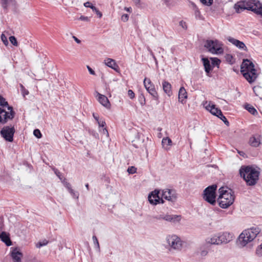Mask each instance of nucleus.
<instances>
[{
	"label": "nucleus",
	"instance_id": "obj_40",
	"mask_svg": "<svg viewBox=\"0 0 262 262\" xmlns=\"http://www.w3.org/2000/svg\"><path fill=\"white\" fill-rule=\"evenodd\" d=\"M1 40L3 42L5 45L7 46L8 45V41L7 37L5 34H2L1 36Z\"/></svg>",
	"mask_w": 262,
	"mask_h": 262
},
{
	"label": "nucleus",
	"instance_id": "obj_61",
	"mask_svg": "<svg viewBox=\"0 0 262 262\" xmlns=\"http://www.w3.org/2000/svg\"><path fill=\"white\" fill-rule=\"evenodd\" d=\"M134 3L137 5H139L140 3V0H132Z\"/></svg>",
	"mask_w": 262,
	"mask_h": 262
},
{
	"label": "nucleus",
	"instance_id": "obj_57",
	"mask_svg": "<svg viewBox=\"0 0 262 262\" xmlns=\"http://www.w3.org/2000/svg\"><path fill=\"white\" fill-rule=\"evenodd\" d=\"M73 38L77 43H80L81 41L79 39H78L76 36H73Z\"/></svg>",
	"mask_w": 262,
	"mask_h": 262
},
{
	"label": "nucleus",
	"instance_id": "obj_20",
	"mask_svg": "<svg viewBox=\"0 0 262 262\" xmlns=\"http://www.w3.org/2000/svg\"><path fill=\"white\" fill-rule=\"evenodd\" d=\"M210 249V246L205 242L202 243L198 249V252L202 257L206 256Z\"/></svg>",
	"mask_w": 262,
	"mask_h": 262
},
{
	"label": "nucleus",
	"instance_id": "obj_45",
	"mask_svg": "<svg viewBox=\"0 0 262 262\" xmlns=\"http://www.w3.org/2000/svg\"><path fill=\"white\" fill-rule=\"evenodd\" d=\"M127 94L130 99H133L135 97V94L131 90L128 91Z\"/></svg>",
	"mask_w": 262,
	"mask_h": 262
},
{
	"label": "nucleus",
	"instance_id": "obj_53",
	"mask_svg": "<svg viewBox=\"0 0 262 262\" xmlns=\"http://www.w3.org/2000/svg\"><path fill=\"white\" fill-rule=\"evenodd\" d=\"M84 7H87V8H91V6H92V4L89 2H87L85 3H84Z\"/></svg>",
	"mask_w": 262,
	"mask_h": 262
},
{
	"label": "nucleus",
	"instance_id": "obj_39",
	"mask_svg": "<svg viewBox=\"0 0 262 262\" xmlns=\"http://www.w3.org/2000/svg\"><path fill=\"white\" fill-rule=\"evenodd\" d=\"M33 134L36 137H37L38 139L41 137V134L40 130L38 129H36L34 130Z\"/></svg>",
	"mask_w": 262,
	"mask_h": 262
},
{
	"label": "nucleus",
	"instance_id": "obj_35",
	"mask_svg": "<svg viewBox=\"0 0 262 262\" xmlns=\"http://www.w3.org/2000/svg\"><path fill=\"white\" fill-rule=\"evenodd\" d=\"M9 40L13 46L16 47L18 46L17 40L14 36H10L9 37Z\"/></svg>",
	"mask_w": 262,
	"mask_h": 262
},
{
	"label": "nucleus",
	"instance_id": "obj_18",
	"mask_svg": "<svg viewBox=\"0 0 262 262\" xmlns=\"http://www.w3.org/2000/svg\"><path fill=\"white\" fill-rule=\"evenodd\" d=\"M96 97H97V100L101 105L106 108H110L111 103L108 98L105 96L97 92Z\"/></svg>",
	"mask_w": 262,
	"mask_h": 262
},
{
	"label": "nucleus",
	"instance_id": "obj_21",
	"mask_svg": "<svg viewBox=\"0 0 262 262\" xmlns=\"http://www.w3.org/2000/svg\"><path fill=\"white\" fill-rule=\"evenodd\" d=\"M164 220L172 223H179L181 220V216L173 214L164 215Z\"/></svg>",
	"mask_w": 262,
	"mask_h": 262
},
{
	"label": "nucleus",
	"instance_id": "obj_55",
	"mask_svg": "<svg viewBox=\"0 0 262 262\" xmlns=\"http://www.w3.org/2000/svg\"><path fill=\"white\" fill-rule=\"evenodd\" d=\"M79 19H80L81 20H84V21H88L89 20L88 17L86 16H81L79 18Z\"/></svg>",
	"mask_w": 262,
	"mask_h": 262
},
{
	"label": "nucleus",
	"instance_id": "obj_27",
	"mask_svg": "<svg viewBox=\"0 0 262 262\" xmlns=\"http://www.w3.org/2000/svg\"><path fill=\"white\" fill-rule=\"evenodd\" d=\"M202 61L203 62V66L205 68V71L207 73V75H209V74L212 70V67L210 64V61L207 58H203Z\"/></svg>",
	"mask_w": 262,
	"mask_h": 262
},
{
	"label": "nucleus",
	"instance_id": "obj_64",
	"mask_svg": "<svg viewBox=\"0 0 262 262\" xmlns=\"http://www.w3.org/2000/svg\"><path fill=\"white\" fill-rule=\"evenodd\" d=\"M238 153L242 156H244L245 155V153L242 151H238Z\"/></svg>",
	"mask_w": 262,
	"mask_h": 262
},
{
	"label": "nucleus",
	"instance_id": "obj_54",
	"mask_svg": "<svg viewBox=\"0 0 262 262\" xmlns=\"http://www.w3.org/2000/svg\"><path fill=\"white\" fill-rule=\"evenodd\" d=\"M163 1H164V3L167 6L170 5L172 3L171 0H163Z\"/></svg>",
	"mask_w": 262,
	"mask_h": 262
},
{
	"label": "nucleus",
	"instance_id": "obj_36",
	"mask_svg": "<svg viewBox=\"0 0 262 262\" xmlns=\"http://www.w3.org/2000/svg\"><path fill=\"white\" fill-rule=\"evenodd\" d=\"M92 238H93V241L94 242V244L95 245V246H96V247L97 248L98 250L99 251L100 250V246H99V242L97 239V238L96 237V236H93Z\"/></svg>",
	"mask_w": 262,
	"mask_h": 262
},
{
	"label": "nucleus",
	"instance_id": "obj_8",
	"mask_svg": "<svg viewBox=\"0 0 262 262\" xmlns=\"http://www.w3.org/2000/svg\"><path fill=\"white\" fill-rule=\"evenodd\" d=\"M216 188V185H212L205 188L203 192V199L212 205H214L216 203L215 191Z\"/></svg>",
	"mask_w": 262,
	"mask_h": 262
},
{
	"label": "nucleus",
	"instance_id": "obj_28",
	"mask_svg": "<svg viewBox=\"0 0 262 262\" xmlns=\"http://www.w3.org/2000/svg\"><path fill=\"white\" fill-rule=\"evenodd\" d=\"M2 6L3 8L7 9L10 5L15 4L14 0H1Z\"/></svg>",
	"mask_w": 262,
	"mask_h": 262
},
{
	"label": "nucleus",
	"instance_id": "obj_9",
	"mask_svg": "<svg viewBox=\"0 0 262 262\" xmlns=\"http://www.w3.org/2000/svg\"><path fill=\"white\" fill-rule=\"evenodd\" d=\"M166 242L170 247V250L179 251L182 247V241L176 235H169L166 238Z\"/></svg>",
	"mask_w": 262,
	"mask_h": 262
},
{
	"label": "nucleus",
	"instance_id": "obj_17",
	"mask_svg": "<svg viewBox=\"0 0 262 262\" xmlns=\"http://www.w3.org/2000/svg\"><path fill=\"white\" fill-rule=\"evenodd\" d=\"M227 39L229 42L235 46L239 49L243 50L245 51L248 50L247 47L243 41L237 40L231 36H228L227 37Z\"/></svg>",
	"mask_w": 262,
	"mask_h": 262
},
{
	"label": "nucleus",
	"instance_id": "obj_52",
	"mask_svg": "<svg viewBox=\"0 0 262 262\" xmlns=\"http://www.w3.org/2000/svg\"><path fill=\"white\" fill-rule=\"evenodd\" d=\"M102 133L104 135H105L106 137L108 136V131H107V129L105 127L103 128V129H102Z\"/></svg>",
	"mask_w": 262,
	"mask_h": 262
},
{
	"label": "nucleus",
	"instance_id": "obj_63",
	"mask_svg": "<svg viewBox=\"0 0 262 262\" xmlns=\"http://www.w3.org/2000/svg\"><path fill=\"white\" fill-rule=\"evenodd\" d=\"M91 6V7L90 8H91L94 12H95V11H96L97 10V9L95 6H94L93 5Z\"/></svg>",
	"mask_w": 262,
	"mask_h": 262
},
{
	"label": "nucleus",
	"instance_id": "obj_29",
	"mask_svg": "<svg viewBox=\"0 0 262 262\" xmlns=\"http://www.w3.org/2000/svg\"><path fill=\"white\" fill-rule=\"evenodd\" d=\"M253 90L256 96L262 99V86L258 85L255 86L253 87Z\"/></svg>",
	"mask_w": 262,
	"mask_h": 262
},
{
	"label": "nucleus",
	"instance_id": "obj_25",
	"mask_svg": "<svg viewBox=\"0 0 262 262\" xmlns=\"http://www.w3.org/2000/svg\"><path fill=\"white\" fill-rule=\"evenodd\" d=\"M0 238L7 246H10L12 245V242L10 240L9 235L6 232H2L0 234Z\"/></svg>",
	"mask_w": 262,
	"mask_h": 262
},
{
	"label": "nucleus",
	"instance_id": "obj_26",
	"mask_svg": "<svg viewBox=\"0 0 262 262\" xmlns=\"http://www.w3.org/2000/svg\"><path fill=\"white\" fill-rule=\"evenodd\" d=\"M162 87L164 92L168 96H170L172 95L171 85L170 83L166 81H164L162 83Z\"/></svg>",
	"mask_w": 262,
	"mask_h": 262
},
{
	"label": "nucleus",
	"instance_id": "obj_38",
	"mask_svg": "<svg viewBox=\"0 0 262 262\" xmlns=\"http://www.w3.org/2000/svg\"><path fill=\"white\" fill-rule=\"evenodd\" d=\"M218 117L220 118L223 121H224L226 124H229V122L227 121L226 118L223 115L222 113L219 114Z\"/></svg>",
	"mask_w": 262,
	"mask_h": 262
},
{
	"label": "nucleus",
	"instance_id": "obj_23",
	"mask_svg": "<svg viewBox=\"0 0 262 262\" xmlns=\"http://www.w3.org/2000/svg\"><path fill=\"white\" fill-rule=\"evenodd\" d=\"M104 62L107 67L112 68L116 72H118L119 67L115 60L107 58L104 60Z\"/></svg>",
	"mask_w": 262,
	"mask_h": 262
},
{
	"label": "nucleus",
	"instance_id": "obj_19",
	"mask_svg": "<svg viewBox=\"0 0 262 262\" xmlns=\"http://www.w3.org/2000/svg\"><path fill=\"white\" fill-rule=\"evenodd\" d=\"M218 233L214 234L207 237L205 242L210 247L211 245H220Z\"/></svg>",
	"mask_w": 262,
	"mask_h": 262
},
{
	"label": "nucleus",
	"instance_id": "obj_51",
	"mask_svg": "<svg viewBox=\"0 0 262 262\" xmlns=\"http://www.w3.org/2000/svg\"><path fill=\"white\" fill-rule=\"evenodd\" d=\"M99 18H101L102 16V13L99 11L98 9L95 12Z\"/></svg>",
	"mask_w": 262,
	"mask_h": 262
},
{
	"label": "nucleus",
	"instance_id": "obj_1",
	"mask_svg": "<svg viewBox=\"0 0 262 262\" xmlns=\"http://www.w3.org/2000/svg\"><path fill=\"white\" fill-rule=\"evenodd\" d=\"M234 8L237 13L248 10L262 17V4L258 0L241 1L235 4Z\"/></svg>",
	"mask_w": 262,
	"mask_h": 262
},
{
	"label": "nucleus",
	"instance_id": "obj_24",
	"mask_svg": "<svg viewBox=\"0 0 262 262\" xmlns=\"http://www.w3.org/2000/svg\"><path fill=\"white\" fill-rule=\"evenodd\" d=\"M187 98V93L184 87H181L179 91V101L182 104L185 103V99Z\"/></svg>",
	"mask_w": 262,
	"mask_h": 262
},
{
	"label": "nucleus",
	"instance_id": "obj_7",
	"mask_svg": "<svg viewBox=\"0 0 262 262\" xmlns=\"http://www.w3.org/2000/svg\"><path fill=\"white\" fill-rule=\"evenodd\" d=\"M224 45L217 39L207 40L204 44V47L212 54L222 55L224 53Z\"/></svg>",
	"mask_w": 262,
	"mask_h": 262
},
{
	"label": "nucleus",
	"instance_id": "obj_11",
	"mask_svg": "<svg viewBox=\"0 0 262 262\" xmlns=\"http://www.w3.org/2000/svg\"><path fill=\"white\" fill-rule=\"evenodd\" d=\"M14 132L15 129L13 127L5 126L1 130V134L6 141L12 142L13 139Z\"/></svg>",
	"mask_w": 262,
	"mask_h": 262
},
{
	"label": "nucleus",
	"instance_id": "obj_10",
	"mask_svg": "<svg viewBox=\"0 0 262 262\" xmlns=\"http://www.w3.org/2000/svg\"><path fill=\"white\" fill-rule=\"evenodd\" d=\"M159 193L160 190L155 189L149 194L148 200L150 204L156 205L158 204L164 203V201L163 200L162 198L160 196Z\"/></svg>",
	"mask_w": 262,
	"mask_h": 262
},
{
	"label": "nucleus",
	"instance_id": "obj_5",
	"mask_svg": "<svg viewBox=\"0 0 262 262\" xmlns=\"http://www.w3.org/2000/svg\"><path fill=\"white\" fill-rule=\"evenodd\" d=\"M13 117L12 107L9 106L6 99L0 95V122L5 124Z\"/></svg>",
	"mask_w": 262,
	"mask_h": 262
},
{
	"label": "nucleus",
	"instance_id": "obj_13",
	"mask_svg": "<svg viewBox=\"0 0 262 262\" xmlns=\"http://www.w3.org/2000/svg\"><path fill=\"white\" fill-rule=\"evenodd\" d=\"M162 198L173 202L176 200L177 195L174 190L164 189L162 190Z\"/></svg>",
	"mask_w": 262,
	"mask_h": 262
},
{
	"label": "nucleus",
	"instance_id": "obj_32",
	"mask_svg": "<svg viewBox=\"0 0 262 262\" xmlns=\"http://www.w3.org/2000/svg\"><path fill=\"white\" fill-rule=\"evenodd\" d=\"M210 59L211 61L212 67L214 66H217L219 67V66L221 63V60L219 59L216 57H211L210 58Z\"/></svg>",
	"mask_w": 262,
	"mask_h": 262
},
{
	"label": "nucleus",
	"instance_id": "obj_14",
	"mask_svg": "<svg viewBox=\"0 0 262 262\" xmlns=\"http://www.w3.org/2000/svg\"><path fill=\"white\" fill-rule=\"evenodd\" d=\"M10 255L13 262H21L23 254L18 247H11Z\"/></svg>",
	"mask_w": 262,
	"mask_h": 262
},
{
	"label": "nucleus",
	"instance_id": "obj_2",
	"mask_svg": "<svg viewBox=\"0 0 262 262\" xmlns=\"http://www.w3.org/2000/svg\"><path fill=\"white\" fill-rule=\"evenodd\" d=\"M219 193L217 202L220 207L226 209L233 203L235 196L231 189L222 187L219 189Z\"/></svg>",
	"mask_w": 262,
	"mask_h": 262
},
{
	"label": "nucleus",
	"instance_id": "obj_16",
	"mask_svg": "<svg viewBox=\"0 0 262 262\" xmlns=\"http://www.w3.org/2000/svg\"><path fill=\"white\" fill-rule=\"evenodd\" d=\"M220 245L226 244L233 239V234L228 232L218 233Z\"/></svg>",
	"mask_w": 262,
	"mask_h": 262
},
{
	"label": "nucleus",
	"instance_id": "obj_12",
	"mask_svg": "<svg viewBox=\"0 0 262 262\" xmlns=\"http://www.w3.org/2000/svg\"><path fill=\"white\" fill-rule=\"evenodd\" d=\"M144 85L147 91L156 99H158V93L156 91L155 85L152 83L149 78H145L144 79Z\"/></svg>",
	"mask_w": 262,
	"mask_h": 262
},
{
	"label": "nucleus",
	"instance_id": "obj_6",
	"mask_svg": "<svg viewBox=\"0 0 262 262\" xmlns=\"http://www.w3.org/2000/svg\"><path fill=\"white\" fill-rule=\"evenodd\" d=\"M260 230L258 228H252L245 230L238 237V243L242 247H245L249 243L252 242L259 234Z\"/></svg>",
	"mask_w": 262,
	"mask_h": 262
},
{
	"label": "nucleus",
	"instance_id": "obj_60",
	"mask_svg": "<svg viewBox=\"0 0 262 262\" xmlns=\"http://www.w3.org/2000/svg\"><path fill=\"white\" fill-rule=\"evenodd\" d=\"M148 50L149 51L150 55L152 56V57L154 58V59H156L155 58V56L152 52V51L150 49H148Z\"/></svg>",
	"mask_w": 262,
	"mask_h": 262
},
{
	"label": "nucleus",
	"instance_id": "obj_22",
	"mask_svg": "<svg viewBox=\"0 0 262 262\" xmlns=\"http://www.w3.org/2000/svg\"><path fill=\"white\" fill-rule=\"evenodd\" d=\"M249 143L253 147H258L261 143L260 137L259 135H254L250 139Z\"/></svg>",
	"mask_w": 262,
	"mask_h": 262
},
{
	"label": "nucleus",
	"instance_id": "obj_50",
	"mask_svg": "<svg viewBox=\"0 0 262 262\" xmlns=\"http://www.w3.org/2000/svg\"><path fill=\"white\" fill-rule=\"evenodd\" d=\"M179 24L180 26H181L183 28L186 29L187 28L186 24L185 23V22L183 21H181Z\"/></svg>",
	"mask_w": 262,
	"mask_h": 262
},
{
	"label": "nucleus",
	"instance_id": "obj_46",
	"mask_svg": "<svg viewBox=\"0 0 262 262\" xmlns=\"http://www.w3.org/2000/svg\"><path fill=\"white\" fill-rule=\"evenodd\" d=\"M128 15L127 14H123L121 16V20L124 22L127 21L128 19Z\"/></svg>",
	"mask_w": 262,
	"mask_h": 262
},
{
	"label": "nucleus",
	"instance_id": "obj_31",
	"mask_svg": "<svg viewBox=\"0 0 262 262\" xmlns=\"http://www.w3.org/2000/svg\"><path fill=\"white\" fill-rule=\"evenodd\" d=\"M245 108L252 115H255L257 114V112L256 109L250 104L246 105L245 106Z\"/></svg>",
	"mask_w": 262,
	"mask_h": 262
},
{
	"label": "nucleus",
	"instance_id": "obj_30",
	"mask_svg": "<svg viewBox=\"0 0 262 262\" xmlns=\"http://www.w3.org/2000/svg\"><path fill=\"white\" fill-rule=\"evenodd\" d=\"M93 116L96 121L97 122L98 125L99 127H104L105 125V122L103 120H99V116L95 114V113L93 114Z\"/></svg>",
	"mask_w": 262,
	"mask_h": 262
},
{
	"label": "nucleus",
	"instance_id": "obj_33",
	"mask_svg": "<svg viewBox=\"0 0 262 262\" xmlns=\"http://www.w3.org/2000/svg\"><path fill=\"white\" fill-rule=\"evenodd\" d=\"M172 141L171 139L168 137L164 138L162 139V143L164 146H170L171 145Z\"/></svg>",
	"mask_w": 262,
	"mask_h": 262
},
{
	"label": "nucleus",
	"instance_id": "obj_37",
	"mask_svg": "<svg viewBox=\"0 0 262 262\" xmlns=\"http://www.w3.org/2000/svg\"><path fill=\"white\" fill-rule=\"evenodd\" d=\"M127 171L129 174H134L137 172V168L134 166H130L128 168Z\"/></svg>",
	"mask_w": 262,
	"mask_h": 262
},
{
	"label": "nucleus",
	"instance_id": "obj_3",
	"mask_svg": "<svg viewBox=\"0 0 262 262\" xmlns=\"http://www.w3.org/2000/svg\"><path fill=\"white\" fill-rule=\"evenodd\" d=\"M239 173L246 181L247 185H255L259 178V171L252 166H242Z\"/></svg>",
	"mask_w": 262,
	"mask_h": 262
},
{
	"label": "nucleus",
	"instance_id": "obj_59",
	"mask_svg": "<svg viewBox=\"0 0 262 262\" xmlns=\"http://www.w3.org/2000/svg\"><path fill=\"white\" fill-rule=\"evenodd\" d=\"M68 190L71 194H73V195H75L74 191L72 189V188H70L69 189H68Z\"/></svg>",
	"mask_w": 262,
	"mask_h": 262
},
{
	"label": "nucleus",
	"instance_id": "obj_43",
	"mask_svg": "<svg viewBox=\"0 0 262 262\" xmlns=\"http://www.w3.org/2000/svg\"><path fill=\"white\" fill-rule=\"evenodd\" d=\"M164 214H160V215H154L152 216V218L157 220H164Z\"/></svg>",
	"mask_w": 262,
	"mask_h": 262
},
{
	"label": "nucleus",
	"instance_id": "obj_34",
	"mask_svg": "<svg viewBox=\"0 0 262 262\" xmlns=\"http://www.w3.org/2000/svg\"><path fill=\"white\" fill-rule=\"evenodd\" d=\"M200 1L203 5H204L205 6H210L213 4L214 0H200Z\"/></svg>",
	"mask_w": 262,
	"mask_h": 262
},
{
	"label": "nucleus",
	"instance_id": "obj_42",
	"mask_svg": "<svg viewBox=\"0 0 262 262\" xmlns=\"http://www.w3.org/2000/svg\"><path fill=\"white\" fill-rule=\"evenodd\" d=\"M20 88H21V93L24 96H25L26 95H27L29 94L28 91L27 90L25 89V88L22 84H20Z\"/></svg>",
	"mask_w": 262,
	"mask_h": 262
},
{
	"label": "nucleus",
	"instance_id": "obj_56",
	"mask_svg": "<svg viewBox=\"0 0 262 262\" xmlns=\"http://www.w3.org/2000/svg\"><path fill=\"white\" fill-rule=\"evenodd\" d=\"M226 58L227 60H230L232 58V56L230 54H227L226 56Z\"/></svg>",
	"mask_w": 262,
	"mask_h": 262
},
{
	"label": "nucleus",
	"instance_id": "obj_62",
	"mask_svg": "<svg viewBox=\"0 0 262 262\" xmlns=\"http://www.w3.org/2000/svg\"><path fill=\"white\" fill-rule=\"evenodd\" d=\"M91 6V7L90 8H91L94 12H95V11H96L97 10V9L95 6H94L93 5Z\"/></svg>",
	"mask_w": 262,
	"mask_h": 262
},
{
	"label": "nucleus",
	"instance_id": "obj_48",
	"mask_svg": "<svg viewBox=\"0 0 262 262\" xmlns=\"http://www.w3.org/2000/svg\"><path fill=\"white\" fill-rule=\"evenodd\" d=\"M86 68H87L89 73H90V74H91L92 75H95V71L89 66H87Z\"/></svg>",
	"mask_w": 262,
	"mask_h": 262
},
{
	"label": "nucleus",
	"instance_id": "obj_4",
	"mask_svg": "<svg viewBox=\"0 0 262 262\" xmlns=\"http://www.w3.org/2000/svg\"><path fill=\"white\" fill-rule=\"evenodd\" d=\"M241 72L245 79L251 83L257 78V74L253 63L248 59H244L241 66Z\"/></svg>",
	"mask_w": 262,
	"mask_h": 262
},
{
	"label": "nucleus",
	"instance_id": "obj_58",
	"mask_svg": "<svg viewBox=\"0 0 262 262\" xmlns=\"http://www.w3.org/2000/svg\"><path fill=\"white\" fill-rule=\"evenodd\" d=\"M124 10L127 12H131L132 9L131 7H125Z\"/></svg>",
	"mask_w": 262,
	"mask_h": 262
},
{
	"label": "nucleus",
	"instance_id": "obj_47",
	"mask_svg": "<svg viewBox=\"0 0 262 262\" xmlns=\"http://www.w3.org/2000/svg\"><path fill=\"white\" fill-rule=\"evenodd\" d=\"M256 254L259 256H262V249L259 247L256 249Z\"/></svg>",
	"mask_w": 262,
	"mask_h": 262
},
{
	"label": "nucleus",
	"instance_id": "obj_41",
	"mask_svg": "<svg viewBox=\"0 0 262 262\" xmlns=\"http://www.w3.org/2000/svg\"><path fill=\"white\" fill-rule=\"evenodd\" d=\"M48 241H44L42 242H39V243H38L36 244V246L37 248H40L42 246H44L47 245L48 244Z\"/></svg>",
	"mask_w": 262,
	"mask_h": 262
},
{
	"label": "nucleus",
	"instance_id": "obj_44",
	"mask_svg": "<svg viewBox=\"0 0 262 262\" xmlns=\"http://www.w3.org/2000/svg\"><path fill=\"white\" fill-rule=\"evenodd\" d=\"M62 182L63 183L64 186L68 189H69L70 188H71V185L69 183L67 182L66 180L65 179H64L63 180V181H62Z\"/></svg>",
	"mask_w": 262,
	"mask_h": 262
},
{
	"label": "nucleus",
	"instance_id": "obj_49",
	"mask_svg": "<svg viewBox=\"0 0 262 262\" xmlns=\"http://www.w3.org/2000/svg\"><path fill=\"white\" fill-rule=\"evenodd\" d=\"M55 173L59 178L60 180H62L61 174L58 170L56 169L55 170Z\"/></svg>",
	"mask_w": 262,
	"mask_h": 262
},
{
	"label": "nucleus",
	"instance_id": "obj_15",
	"mask_svg": "<svg viewBox=\"0 0 262 262\" xmlns=\"http://www.w3.org/2000/svg\"><path fill=\"white\" fill-rule=\"evenodd\" d=\"M203 106L205 108L209 111L212 115L216 116L218 117L219 114L222 113L221 111L215 107V105L213 104L211 101H205L204 102Z\"/></svg>",
	"mask_w": 262,
	"mask_h": 262
}]
</instances>
